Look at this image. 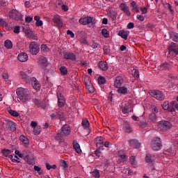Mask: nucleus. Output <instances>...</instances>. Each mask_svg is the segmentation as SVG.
I'll list each match as a JSON object with an SVG mask.
<instances>
[{
	"instance_id": "69168bd1",
	"label": "nucleus",
	"mask_w": 178,
	"mask_h": 178,
	"mask_svg": "<svg viewBox=\"0 0 178 178\" xmlns=\"http://www.w3.org/2000/svg\"><path fill=\"white\" fill-rule=\"evenodd\" d=\"M127 29H129V30L131 29H134V23H133V22H129V23L127 24Z\"/></svg>"
},
{
	"instance_id": "a211bd4d",
	"label": "nucleus",
	"mask_w": 178,
	"mask_h": 178,
	"mask_svg": "<svg viewBox=\"0 0 178 178\" xmlns=\"http://www.w3.org/2000/svg\"><path fill=\"white\" fill-rule=\"evenodd\" d=\"M70 127L67 124H65L61 128V133L63 136H69L70 134Z\"/></svg>"
},
{
	"instance_id": "5fc2aeb1",
	"label": "nucleus",
	"mask_w": 178,
	"mask_h": 178,
	"mask_svg": "<svg viewBox=\"0 0 178 178\" xmlns=\"http://www.w3.org/2000/svg\"><path fill=\"white\" fill-rule=\"evenodd\" d=\"M132 74L134 77H136V79H138L140 77V72H138V70H134Z\"/></svg>"
},
{
	"instance_id": "ddd939ff",
	"label": "nucleus",
	"mask_w": 178,
	"mask_h": 178,
	"mask_svg": "<svg viewBox=\"0 0 178 178\" xmlns=\"http://www.w3.org/2000/svg\"><path fill=\"white\" fill-rule=\"evenodd\" d=\"M57 97L58 99V106L59 108H62L65 106V104H66V100L65 99V96L61 93H57Z\"/></svg>"
},
{
	"instance_id": "de8ad7c7",
	"label": "nucleus",
	"mask_w": 178,
	"mask_h": 178,
	"mask_svg": "<svg viewBox=\"0 0 178 178\" xmlns=\"http://www.w3.org/2000/svg\"><path fill=\"white\" fill-rule=\"evenodd\" d=\"M90 173H92L93 177L99 178V171L98 170H94Z\"/></svg>"
},
{
	"instance_id": "2eb2a0df",
	"label": "nucleus",
	"mask_w": 178,
	"mask_h": 178,
	"mask_svg": "<svg viewBox=\"0 0 178 178\" xmlns=\"http://www.w3.org/2000/svg\"><path fill=\"white\" fill-rule=\"evenodd\" d=\"M96 145L99 149H104V138L102 136L96 138Z\"/></svg>"
},
{
	"instance_id": "dca6fc26",
	"label": "nucleus",
	"mask_w": 178,
	"mask_h": 178,
	"mask_svg": "<svg viewBox=\"0 0 178 178\" xmlns=\"http://www.w3.org/2000/svg\"><path fill=\"white\" fill-rule=\"evenodd\" d=\"M63 56L64 59H66L67 60H76V55L72 52L65 53Z\"/></svg>"
},
{
	"instance_id": "cd10ccee",
	"label": "nucleus",
	"mask_w": 178,
	"mask_h": 178,
	"mask_svg": "<svg viewBox=\"0 0 178 178\" xmlns=\"http://www.w3.org/2000/svg\"><path fill=\"white\" fill-rule=\"evenodd\" d=\"M72 144L77 154H81V149L80 148V145L77 143V140H74Z\"/></svg>"
},
{
	"instance_id": "49530a36",
	"label": "nucleus",
	"mask_w": 178,
	"mask_h": 178,
	"mask_svg": "<svg viewBox=\"0 0 178 178\" xmlns=\"http://www.w3.org/2000/svg\"><path fill=\"white\" fill-rule=\"evenodd\" d=\"M33 169L35 172H38L39 175H42L44 173V171L41 170V168L38 165H34Z\"/></svg>"
},
{
	"instance_id": "423d86ee",
	"label": "nucleus",
	"mask_w": 178,
	"mask_h": 178,
	"mask_svg": "<svg viewBox=\"0 0 178 178\" xmlns=\"http://www.w3.org/2000/svg\"><path fill=\"white\" fill-rule=\"evenodd\" d=\"M149 94L153 98L158 99L159 101H163L165 99V93L160 90H151Z\"/></svg>"
},
{
	"instance_id": "09e8293b",
	"label": "nucleus",
	"mask_w": 178,
	"mask_h": 178,
	"mask_svg": "<svg viewBox=\"0 0 178 178\" xmlns=\"http://www.w3.org/2000/svg\"><path fill=\"white\" fill-rule=\"evenodd\" d=\"M24 31L29 38H33V31L30 29H24Z\"/></svg>"
},
{
	"instance_id": "b1692460",
	"label": "nucleus",
	"mask_w": 178,
	"mask_h": 178,
	"mask_svg": "<svg viewBox=\"0 0 178 178\" xmlns=\"http://www.w3.org/2000/svg\"><path fill=\"white\" fill-rule=\"evenodd\" d=\"M123 84V78L122 76H117L114 81V86L119 88Z\"/></svg>"
},
{
	"instance_id": "8fccbe9b",
	"label": "nucleus",
	"mask_w": 178,
	"mask_h": 178,
	"mask_svg": "<svg viewBox=\"0 0 178 178\" xmlns=\"http://www.w3.org/2000/svg\"><path fill=\"white\" fill-rule=\"evenodd\" d=\"M102 35L105 38H108L109 37V33H108V30H106V29H103L102 30Z\"/></svg>"
},
{
	"instance_id": "4d7b16f0",
	"label": "nucleus",
	"mask_w": 178,
	"mask_h": 178,
	"mask_svg": "<svg viewBox=\"0 0 178 178\" xmlns=\"http://www.w3.org/2000/svg\"><path fill=\"white\" fill-rule=\"evenodd\" d=\"M103 50L104 52L105 55H109V53L111 52V50H109V49H108V46H104L103 47Z\"/></svg>"
},
{
	"instance_id": "e2e57ef3",
	"label": "nucleus",
	"mask_w": 178,
	"mask_h": 178,
	"mask_svg": "<svg viewBox=\"0 0 178 178\" xmlns=\"http://www.w3.org/2000/svg\"><path fill=\"white\" fill-rule=\"evenodd\" d=\"M2 77L3 79H4V80H8V79H9V74H8L7 72H3L2 74Z\"/></svg>"
},
{
	"instance_id": "ea45409f",
	"label": "nucleus",
	"mask_w": 178,
	"mask_h": 178,
	"mask_svg": "<svg viewBox=\"0 0 178 178\" xmlns=\"http://www.w3.org/2000/svg\"><path fill=\"white\" fill-rule=\"evenodd\" d=\"M161 106L164 111H169V112H170V103L169 104V102H164Z\"/></svg>"
},
{
	"instance_id": "338daca9",
	"label": "nucleus",
	"mask_w": 178,
	"mask_h": 178,
	"mask_svg": "<svg viewBox=\"0 0 178 178\" xmlns=\"http://www.w3.org/2000/svg\"><path fill=\"white\" fill-rule=\"evenodd\" d=\"M3 153L6 156H8V155H10V150L4 149V150H3Z\"/></svg>"
},
{
	"instance_id": "9b49d317",
	"label": "nucleus",
	"mask_w": 178,
	"mask_h": 178,
	"mask_svg": "<svg viewBox=\"0 0 178 178\" xmlns=\"http://www.w3.org/2000/svg\"><path fill=\"white\" fill-rule=\"evenodd\" d=\"M31 126L33 129V134L35 136H38V134L41 133V127L40 125H38L36 122H31Z\"/></svg>"
},
{
	"instance_id": "aec40b11",
	"label": "nucleus",
	"mask_w": 178,
	"mask_h": 178,
	"mask_svg": "<svg viewBox=\"0 0 178 178\" xmlns=\"http://www.w3.org/2000/svg\"><path fill=\"white\" fill-rule=\"evenodd\" d=\"M145 162L149 163L150 166H152L154 165V156L149 153H147L145 155Z\"/></svg>"
},
{
	"instance_id": "37998d69",
	"label": "nucleus",
	"mask_w": 178,
	"mask_h": 178,
	"mask_svg": "<svg viewBox=\"0 0 178 178\" xmlns=\"http://www.w3.org/2000/svg\"><path fill=\"white\" fill-rule=\"evenodd\" d=\"M118 155L120 158L119 160L121 161V162H126V160L127 159V156H126V154H121L120 152H118Z\"/></svg>"
},
{
	"instance_id": "7ed1b4c3",
	"label": "nucleus",
	"mask_w": 178,
	"mask_h": 178,
	"mask_svg": "<svg viewBox=\"0 0 178 178\" xmlns=\"http://www.w3.org/2000/svg\"><path fill=\"white\" fill-rule=\"evenodd\" d=\"M172 126V123L169 121L161 120L158 122V127L161 131H168V130H170Z\"/></svg>"
},
{
	"instance_id": "393cba45",
	"label": "nucleus",
	"mask_w": 178,
	"mask_h": 178,
	"mask_svg": "<svg viewBox=\"0 0 178 178\" xmlns=\"http://www.w3.org/2000/svg\"><path fill=\"white\" fill-rule=\"evenodd\" d=\"M17 59L19 62H26L29 60V56H27V54L22 52L18 55Z\"/></svg>"
},
{
	"instance_id": "e433bc0d",
	"label": "nucleus",
	"mask_w": 178,
	"mask_h": 178,
	"mask_svg": "<svg viewBox=\"0 0 178 178\" xmlns=\"http://www.w3.org/2000/svg\"><path fill=\"white\" fill-rule=\"evenodd\" d=\"M39 63L45 67L48 65V60L45 57H42L39 60Z\"/></svg>"
},
{
	"instance_id": "bb28decb",
	"label": "nucleus",
	"mask_w": 178,
	"mask_h": 178,
	"mask_svg": "<svg viewBox=\"0 0 178 178\" xmlns=\"http://www.w3.org/2000/svg\"><path fill=\"white\" fill-rule=\"evenodd\" d=\"M122 130L125 133H131V127L127 122H124L122 124Z\"/></svg>"
},
{
	"instance_id": "6ab92c4d",
	"label": "nucleus",
	"mask_w": 178,
	"mask_h": 178,
	"mask_svg": "<svg viewBox=\"0 0 178 178\" xmlns=\"http://www.w3.org/2000/svg\"><path fill=\"white\" fill-rule=\"evenodd\" d=\"M31 80V83L35 90H40V88H41V84L38 83L35 77H32Z\"/></svg>"
},
{
	"instance_id": "4468645a",
	"label": "nucleus",
	"mask_w": 178,
	"mask_h": 178,
	"mask_svg": "<svg viewBox=\"0 0 178 178\" xmlns=\"http://www.w3.org/2000/svg\"><path fill=\"white\" fill-rule=\"evenodd\" d=\"M133 110L131 109V105H130V104L129 103L122 105L121 107V112H122L124 115H126L129 112H131Z\"/></svg>"
},
{
	"instance_id": "864d4df0",
	"label": "nucleus",
	"mask_w": 178,
	"mask_h": 178,
	"mask_svg": "<svg viewBox=\"0 0 178 178\" xmlns=\"http://www.w3.org/2000/svg\"><path fill=\"white\" fill-rule=\"evenodd\" d=\"M8 113H10V115H11V116H14L15 118H17V116H19V113H17V111H16L10 110L8 111Z\"/></svg>"
},
{
	"instance_id": "4c0bfd02",
	"label": "nucleus",
	"mask_w": 178,
	"mask_h": 178,
	"mask_svg": "<svg viewBox=\"0 0 178 178\" xmlns=\"http://www.w3.org/2000/svg\"><path fill=\"white\" fill-rule=\"evenodd\" d=\"M131 6L132 7V10L134 12H136V13H138L140 10H138V7L137 6V3L136 1H132L131 3Z\"/></svg>"
},
{
	"instance_id": "473e14b6",
	"label": "nucleus",
	"mask_w": 178,
	"mask_h": 178,
	"mask_svg": "<svg viewBox=\"0 0 178 178\" xmlns=\"http://www.w3.org/2000/svg\"><path fill=\"white\" fill-rule=\"evenodd\" d=\"M172 67V65L168 63H164L161 65H160V69L161 70H168Z\"/></svg>"
},
{
	"instance_id": "5701e85b",
	"label": "nucleus",
	"mask_w": 178,
	"mask_h": 178,
	"mask_svg": "<svg viewBox=\"0 0 178 178\" xmlns=\"http://www.w3.org/2000/svg\"><path fill=\"white\" fill-rule=\"evenodd\" d=\"M98 67L99 69L103 70V72H106L108 69L109 68V66L108 65V63L106 61H100L98 63Z\"/></svg>"
},
{
	"instance_id": "c03bdc74",
	"label": "nucleus",
	"mask_w": 178,
	"mask_h": 178,
	"mask_svg": "<svg viewBox=\"0 0 178 178\" xmlns=\"http://www.w3.org/2000/svg\"><path fill=\"white\" fill-rule=\"evenodd\" d=\"M149 120H151L152 122H156V114L154 113H151L149 115Z\"/></svg>"
},
{
	"instance_id": "f03ea898",
	"label": "nucleus",
	"mask_w": 178,
	"mask_h": 178,
	"mask_svg": "<svg viewBox=\"0 0 178 178\" xmlns=\"http://www.w3.org/2000/svg\"><path fill=\"white\" fill-rule=\"evenodd\" d=\"M168 58H175L178 55V45L175 42H172L168 47Z\"/></svg>"
},
{
	"instance_id": "0eeeda50",
	"label": "nucleus",
	"mask_w": 178,
	"mask_h": 178,
	"mask_svg": "<svg viewBox=\"0 0 178 178\" xmlns=\"http://www.w3.org/2000/svg\"><path fill=\"white\" fill-rule=\"evenodd\" d=\"M2 127L4 129V130H12L13 131H15L16 130L15 122L10 120H6L4 122H3Z\"/></svg>"
},
{
	"instance_id": "052dcab7",
	"label": "nucleus",
	"mask_w": 178,
	"mask_h": 178,
	"mask_svg": "<svg viewBox=\"0 0 178 178\" xmlns=\"http://www.w3.org/2000/svg\"><path fill=\"white\" fill-rule=\"evenodd\" d=\"M139 127H141V129H145V127H147V122H140L139 124Z\"/></svg>"
},
{
	"instance_id": "2f4dec72",
	"label": "nucleus",
	"mask_w": 178,
	"mask_h": 178,
	"mask_svg": "<svg viewBox=\"0 0 178 178\" xmlns=\"http://www.w3.org/2000/svg\"><path fill=\"white\" fill-rule=\"evenodd\" d=\"M19 140L23 143V144H25L26 145H28V144L30 143V140H29V138L23 135H21L19 136Z\"/></svg>"
},
{
	"instance_id": "13d9d810",
	"label": "nucleus",
	"mask_w": 178,
	"mask_h": 178,
	"mask_svg": "<svg viewBox=\"0 0 178 178\" xmlns=\"http://www.w3.org/2000/svg\"><path fill=\"white\" fill-rule=\"evenodd\" d=\"M103 149H99L97 148V150H95V155H96V156H98V158H99V156H101V155H102V153L101 152V151H102Z\"/></svg>"
},
{
	"instance_id": "39448f33",
	"label": "nucleus",
	"mask_w": 178,
	"mask_h": 178,
	"mask_svg": "<svg viewBox=\"0 0 178 178\" xmlns=\"http://www.w3.org/2000/svg\"><path fill=\"white\" fill-rule=\"evenodd\" d=\"M8 15L10 19H14V20H17V22H22V20H23V15L19 13L17 10H11Z\"/></svg>"
},
{
	"instance_id": "7c9ffc66",
	"label": "nucleus",
	"mask_w": 178,
	"mask_h": 178,
	"mask_svg": "<svg viewBox=\"0 0 178 178\" xmlns=\"http://www.w3.org/2000/svg\"><path fill=\"white\" fill-rule=\"evenodd\" d=\"M4 47H6L7 49H12V48H13V43H12V41L10 40H6L4 42Z\"/></svg>"
},
{
	"instance_id": "a878e982",
	"label": "nucleus",
	"mask_w": 178,
	"mask_h": 178,
	"mask_svg": "<svg viewBox=\"0 0 178 178\" xmlns=\"http://www.w3.org/2000/svg\"><path fill=\"white\" fill-rule=\"evenodd\" d=\"M178 111V104L176 102H170V112L175 113V111Z\"/></svg>"
},
{
	"instance_id": "79ce46f5",
	"label": "nucleus",
	"mask_w": 178,
	"mask_h": 178,
	"mask_svg": "<svg viewBox=\"0 0 178 178\" xmlns=\"http://www.w3.org/2000/svg\"><path fill=\"white\" fill-rule=\"evenodd\" d=\"M55 139L57 141H63L64 138H63V134H62V132L60 133H58L56 136H55Z\"/></svg>"
},
{
	"instance_id": "c85d7f7f",
	"label": "nucleus",
	"mask_w": 178,
	"mask_h": 178,
	"mask_svg": "<svg viewBox=\"0 0 178 178\" xmlns=\"http://www.w3.org/2000/svg\"><path fill=\"white\" fill-rule=\"evenodd\" d=\"M56 113H57L58 119H59L60 122L65 121L66 118L65 117V113H63V111L58 110V111H56Z\"/></svg>"
},
{
	"instance_id": "4be33fe9",
	"label": "nucleus",
	"mask_w": 178,
	"mask_h": 178,
	"mask_svg": "<svg viewBox=\"0 0 178 178\" xmlns=\"http://www.w3.org/2000/svg\"><path fill=\"white\" fill-rule=\"evenodd\" d=\"M20 74H21V77H22V80L24 81H25V83H31V78L32 77H31L30 76L27 75V74H26V72H21Z\"/></svg>"
},
{
	"instance_id": "bf43d9fd",
	"label": "nucleus",
	"mask_w": 178,
	"mask_h": 178,
	"mask_svg": "<svg viewBox=\"0 0 178 178\" xmlns=\"http://www.w3.org/2000/svg\"><path fill=\"white\" fill-rule=\"evenodd\" d=\"M113 99V94H112V92H111L108 95V101L110 102V104H112V101Z\"/></svg>"
},
{
	"instance_id": "9d476101",
	"label": "nucleus",
	"mask_w": 178,
	"mask_h": 178,
	"mask_svg": "<svg viewBox=\"0 0 178 178\" xmlns=\"http://www.w3.org/2000/svg\"><path fill=\"white\" fill-rule=\"evenodd\" d=\"M120 9L127 15V16H131V13H130V8L127 4L122 3L119 6Z\"/></svg>"
},
{
	"instance_id": "774afa93",
	"label": "nucleus",
	"mask_w": 178,
	"mask_h": 178,
	"mask_svg": "<svg viewBox=\"0 0 178 178\" xmlns=\"http://www.w3.org/2000/svg\"><path fill=\"white\" fill-rule=\"evenodd\" d=\"M136 17L138 20H140V22H144V19H145L144 16L138 15Z\"/></svg>"
},
{
	"instance_id": "3c124183",
	"label": "nucleus",
	"mask_w": 178,
	"mask_h": 178,
	"mask_svg": "<svg viewBox=\"0 0 178 178\" xmlns=\"http://www.w3.org/2000/svg\"><path fill=\"white\" fill-rule=\"evenodd\" d=\"M171 38L175 42H178V33H173L171 35Z\"/></svg>"
},
{
	"instance_id": "a19ab883",
	"label": "nucleus",
	"mask_w": 178,
	"mask_h": 178,
	"mask_svg": "<svg viewBox=\"0 0 178 178\" xmlns=\"http://www.w3.org/2000/svg\"><path fill=\"white\" fill-rule=\"evenodd\" d=\"M60 73L62 76H66L67 74V69L65 66L60 67Z\"/></svg>"
},
{
	"instance_id": "20e7f679",
	"label": "nucleus",
	"mask_w": 178,
	"mask_h": 178,
	"mask_svg": "<svg viewBox=\"0 0 178 178\" xmlns=\"http://www.w3.org/2000/svg\"><path fill=\"white\" fill-rule=\"evenodd\" d=\"M162 148V141L161 138L155 137L152 140V149L153 151H159Z\"/></svg>"
},
{
	"instance_id": "1a4fd4ad",
	"label": "nucleus",
	"mask_w": 178,
	"mask_h": 178,
	"mask_svg": "<svg viewBox=\"0 0 178 178\" xmlns=\"http://www.w3.org/2000/svg\"><path fill=\"white\" fill-rule=\"evenodd\" d=\"M29 52L31 55H37L40 52V44L36 42H31L29 44Z\"/></svg>"
},
{
	"instance_id": "6e6d98bb",
	"label": "nucleus",
	"mask_w": 178,
	"mask_h": 178,
	"mask_svg": "<svg viewBox=\"0 0 178 178\" xmlns=\"http://www.w3.org/2000/svg\"><path fill=\"white\" fill-rule=\"evenodd\" d=\"M48 49H49L48 48V46H47V44H42L41 45V50L43 52H48Z\"/></svg>"
},
{
	"instance_id": "680f3d73",
	"label": "nucleus",
	"mask_w": 178,
	"mask_h": 178,
	"mask_svg": "<svg viewBox=\"0 0 178 178\" xmlns=\"http://www.w3.org/2000/svg\"><path fill=\"white\" fill-rule=\"evenodd\" d=\"M67 35H70L71 38H74V33L70 30L67 31Z\"/></svg>"
},
{
	"instance_id": "58836bf2",
	"label": "nucleus",
	"mask_w": 178,
	"mask_h": 178,
	"mask_svg": "<svg viewBox=\"0 0 178 178\" xmlns=\"http://www.w3.org/2000/svg\"><path fill=\"white\" fill-rule=\"evenodd\" d=\"M81 125L83 126V129H87L88 127H90V122L87 119H83L82 120Z\"/></svg>"
},
{
	"instance_id": "603ef678",
	"label": "nucleus",
	"mask_w": 178,
	"mask_h": 178,
	"mask_svg": "<svg viewBox=\"0 0 178 178\" xmlns=\"http://www.w3.org/2000/svg\"><path fill=\"white\" fill-rule=\"evenodd\" d=\"M98 83L99 84H105L106 83V79L104 76H99L98 78Z\"/></svg>"
},
{
	"instance_id": "f257e3e1",
	"label": "nucleus",
	"mask_w": 178,
	"mask_h": 178,
	"mask_svg": "<svg viewBox=\"0 0 178 178\" xmlns=\"http://www.w3.org/2000/svg\"><path fill=\"white\" fill-rule=\"evenodd\" d=\"M16 94L18 99L24 104H28L31 100V92L27 88H18L16 90Z\"/></svg>"
},
{
	"instance_id": "72a5a7b5",
	"label": "nucleus",
	"mask_w": 178,
	"mask_h": 178,
	"mask_svg": "<svg viewBox=\"0 0 178 178\" xmlns=\"http://www.w3.org/2000/svg\"><path fill=\"white\" fill-rule=\"evenodd\" d=\"M86 90L89 91L90 94H92L95 91V88L92 86V83H89L88 85L86 87Z\"/></svg>"
},
{
	"instance_id": "c9c22d12",
	"label": "nucleus",
	"mask_w": 178,
	"mask_h": 178,
	"mask_svg": "<svg viewBox=\"0 0 178 178\" xmlns=\"http://www.w3.org/2000/svg\"><path fill=\"white\" fill-rule=\"evenodd\" d=\"M129 162L132 166L136 168L137 166V161H136V156H131L129 157Z\"/></svg>"
},
{
	"instance_id": "f8f14e48",
	"label": "nucleus",
	"mask_w": 178,
	"mask_h": 178,
	"mask_svg": "<svg viewBox=\"0 0 178 178\" xmlns=\"http://www.w3.org/2000/svg\"><path fill=\"white\" fill-rule=\"evenodd\" d=\"M35 105L38 108H41L42 109H47L48 108V103L45 100H35Z\"/></svg>"
},
{
	"instance_id": "6e6552de",
	"label": "nucleus",
	"mask_w": 178,
	"mask_h": 178,
	"mask_svg": "<svg viewBox=\"0 0 178 178\" xmlns=\"http://www.w3.org/2000/svg\"><path fill=\"white\" fill-rule=\"evenodd\" d=\"M80 24H83V26H86L87 24H91L89 27H93L94 26V17H85L83 18H81L79 20Z\"/></svg>"
},
{
	"instance_id": "c756f323",
	"label": "nucleus",
	"mask_w": 178,
	"mask_h": 178,
	"mask_svg": "<svg viewBox=\"0 0 178 178\" xmlns=\"http://www.w3.org/2000/svg\"><path fill=\"white\" fill-rule=\"evenodd\" d=\"M128 89L127 88L124 86L119 87L118 89L117 90V92L118 94H122L124 95V94H127Z\"/></svg>"
},
{
	"instance_id": "f3484780",
	"label": "nucleus",
	"mask_w": 178,
	"mask_h": 178,
	"mask_svg": "<svg viewBox=\"0 0 178 178\" xmlns=\"http://www.w3.org/2000/svg\"><path fill=\"white\" fill-rule=\"evenodd\" d=\"M53 22L55 23L56 26H58L60 29L63 27V22L60 20V16L55 15L53 18Z\"/></svg>"
},
{
	"instance_id": "a18cd8bd",
	"label": "nucleus",
	"mask_w": 178,
	"mask_h": 178,
	"mask_svg": "<svg viewBox=\"0 0 178 178\" xmlns=\"http://www.w3.org/2000/svg\"><path fill=\"white\" fill-rule=\"evenodd\" d=\"M109 17L112 20H116V17H118V13L114 11H111L109 14Z\"/></svg>"
},
{
	"instance_id": "f704fd0d",
	"label": "nucleus",
	"mask_w": 178,
	"mask_h": 178,
	"mask_svg": "<svg viewBox=\"0 0 178 178\" xmlns=\"http://www.w3.org/2000/svg\"><path fill=\"white\" fill-rule=\"evenodd\" d=\"M118 35H120V37H121L124 40H127L129 33H127V32L124 31H120L118 33Z\"/></svg>"
},
{
	"instance_id": "412c9836",
	"label": "nucleus",
	"mask_w": 178,
	"mask_h": 178,
	"mask_svg": "<svg viewBox=\"0 0 178 178\" xmlns=\"http://www.w3.org/2000/svg\"><path fill=\"white\" fill-rule=\"evenodd\" d=\"M129 145L131 147H132V148H140V147H141V143H140V142H138V140L136 139H132L131 140L129 141Z\"/></svg>"
},
{
	"instance_id": "0e129e2a",
	"label": "nucleus",
	"mask_w": 178,
	"mask_h": 178,
	"mask_svg": "<svg viewBox=\"0 0 178 178\" xmlns=\"http://www.w3.org/2000/svg\"><path fill=\"white\" fill-rule=\"evenodd\" d=\"M62 168L64 169H67V163H66V161L63 160L62 163H61Z\"/></svg>"
}]
</instances>
